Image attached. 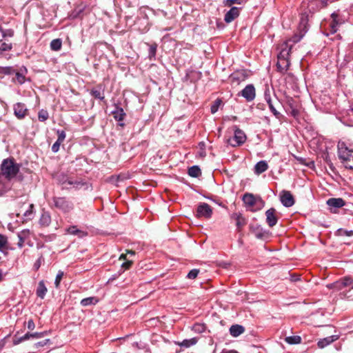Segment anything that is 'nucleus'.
Instances as JSON below:
<instances>
[{
    "label": "nucleus",
    "instance_id": "1",
    "mask_svg": "<svg viewBox=\"0 0 353 353\" xmlns=\"http://www.w3.org/2000/svg\"><path fill=\"white\" fill-rule=\"evenodd\" d=\"M21 165L16 163L14 158H7L2 161L0 165L1 175L10 181L19 172Z\"/></svg>",
    "mask_w": 353,
    "mask_h": 353
},
{
    "label": "nucleus",
    "instance_id": "2",
    "mask_svg": "<svg viewBox=\"0 0 353 353\" xmlns=\"http://www.w3.org/2000/svg\"><path fill=\"white\" fill-rule=\"evenodd\" d=\"M338 155L347 169L353 170V150H350L345 143H338Z\"/></svg>",
    "mask_w": 353,
    "mask_h": 353
},
{
    "label": "nucleus",
    "instance_id": "3",
    "mask_svg": "<svg viewBox=\"0 0 353 353\" xmlns=\"http://www.w3.org/2000/svg\"><path fill=\"white\" fill-rule=\"evenodd\" d=\"M292 50V46L288 49V43L285 44V48H281V51L278 54V61L276 67L281 73L287 72L290 65V56Z\"/></svg>",
    "mask_w": 353,
    "mask_h": 353
},
{
    "label": "nucleus",
    "instance_id": "4",
    "mask_svg": "<svg viewBox=\"0 0 353 353\" xmlns=\"http://www.w3.org/2000/svg\"><path fill=\"white\" fill-rule=\"evenodd\" d=\"M52 201L54 207L63 213H68L74 208L73 203L66 197L54 196Z\"/></svg>",
    "mask_w": 353,
    "mask_h": 353
},
{
    "label": "nucleus",
    "instance_id": "5",
    "mask_svg": "<svg viewBox=\"0 0 353 353\" xmlns=\"http://www.w3.org/2000/svg\"><path fill=\"white\" fill-rule=\"evenodd\" d=\"M234 128V137L228 139V143L232 147H237L245 143L246 135L243 130H240L236 126Z\"/></svg>",
    "mask_w": 353,
    "mask_h": 353
},
{
    "label": "nucleus",
    "instance_id": "6",
    "mask_svg": "<svg viewBox=\"0 0 353 353\" xmlns=\"http://www.w3.org/2000/svg\"><path fill=\"white\" fill-rule=\"evenodd\" d=\"M212 214V209L210 205L206 203L199 204L196 210V216L198 217H204L210 219Z\"/></svg>",
    "mask_w": 353,
    "mask_h": 353
},
{
    "label": "nucleus",
    "instance_id": "7",
    "mask_svg": "<svg viewBox=\"0 0 353 353\" xmlns=\"http://www.w3.org/2000/svg\"><path fill=\"white\" fill-rule=\"evenodd\" d=\"M243 201L245 205L250 208H253L259 203L263 204V201L259 196H255L251 193H245L243 196Z\"/></svg>",
    "mask_w": 353,
    "mask_h": 353
},
{
    "label": "nucleus",
    "instance_id": "8",
    "mask_svg": "<svg viewBox=\"0 0 353 353\" xmlns=\"http://www.w3.org/2000/svg\"><path fill=\"white\" fill-rule=\"evenodd\" d=\"M14 114L18 119H23L28 113V110L23 103H17L13 105Z\"/></svg>",
    "mask_w": 353,
    "mask_h": 353
},
{
    "label": "nucleus",
    "instance_id": "9",
    "mask_svg": "<svg viewBox=\"0 0 353 353\" xmlns=\"http://www.w3.org/2000/svg\"><path fill=\"white\" fill-rule=\"evenodd\" d=\"M280 200L281 203L287 208L291 207L294 204V199L290 191L283 190L281 192Z\"/></svg>",
    "mask_w": 353,
    "mask_h": 353
},
{
    "label": "nucleus",
    "instance_id": "10",
    "mask_svg": "<svg viewBox=\"0 0 353 353\" xmlns=\"http://www.w3.org/2000/svg\"><path fill=\"white\" fill-rule=\"evenodd\" d=\"M241 94L248 101H252L256 96L255 88L252 84H249L241 90Z\"/></svg>",
    "mask_w": 353,
    "mask_h": 353
},
{
    "label": "nucleus",
    "instance_id": "11",
    "mask_svg": "<svg viewBox=\"0 0 353 353\" xmlns=\"http://www.w3.org/2000/svg\"><path fill=\"white\" fill-rule=\"evenodd\" d=\"M250 230L254 236L259 239H263L268 236V234L262 227L258 224H250Z\"/></svg>",
    "mask_w": 353,
    "mask_h": 353
},
{
    "label": "nucleus",
    "instance_id": "12",
    "mask_svg": "<svg viewBox=\"0 0 353 353\" xmlns=\"http://www.w3.org/2000/svg\"><path fill=\"white\" fill-rule=\"evenodd\" d=\"M231 219L235 220L236 230L238 232H241L243 228L247 224V221L241 213L234 212L232 214Z\"/></svg>",
    "mask_w": 353,
    "mask_h": 353
},
{
    "label": "nucleus",
    "instance_id": "13",
    "mask_svg": "<svg viewBox=\"0 0 353 353\" xmlns=\"http://www.w3.org/2000/svg\"><path fill=\"white\" fill-rule=\"evenodd\" d=\"M266 222L268 225L272 228L278 221V217L276 215V210L274 208H270L265 212Z\"/></svg>",
    "mask_w": 353,
    "mask_h": 353
},
{
    "label": "nucleus",
    "instance_id": "14",
    "mask_svg": "<svg viewBox=\"0 0 353 353\" xmlns=\"http://www.w3.org/2000/svg\"><path fill=\"white\" fill-rule=\"evenodd\" d=\"M326 203L331 210L340 208L345 205V201L341 198H330Z\"/></svg>",
    "mask_w": 353,
    "mask_h": 353
},
{
    "label": "nucleus",
    "instance_id": "15",
    "mask_svg": "<svg viewBox=\"0 0 353 353\" xmlns=\"http://www.w3.org/2000/svg\"><path fill=\"white\" fill-rule=\"evenodd\" d=\"M239 16V10L236 7H232L228 11L224 17V20L226 23H230Z\"/></svg>",
    "mask_w": 353,
    "mask_h": 353
},
{
    "label": "nucleus",
    "instance_id": "16",
    "mask_svg": "<svg viewBox=\"0 0 353 353\" xmlns=\"http://www.w3.org/2000/svg\"><path fill=\"white\" fill-rule=\"evenodd\" d=\"M339 339L338 335H332L319 341L317 345L319 348H323L327 345L331 344L334 341H336Z\"/></svg>",
    "mask_w": 353,
    "mask_h": 353
},
{
    "label": "nucleus",
    "instance_id": "17",
    "mask_svg": "<svg viewBox=\"0 0 353 353\" xmlns=\"http://www.w3.org/2000/svg\"><path fill=\"white\" fill-rule=\"evenodd\" d=\"M246 76L245 74V72L243 71H238L236 72H234L230 76V80L232 83H236L239 84L241 81H243L245 79Z\"/></svg>",
    "mask_w": 353,
    "mask_h": 353
},
{
    "label": "nucleus",
    "instance_id": "18",
    "mask_svg": "<svg viewBox=\"0 0 353 353\" xmlns=\"http://www.w3.org/2000/svg\"><path fill=\"white\" fill-rule=\"evenodd\" d=\"M268 169V165L265 161H260L254 165V173L257 175L262 174Z\"/></svg>",
    "mask_w": 353,
    "mask_h": 353
},
{
    "label": "nucleus",
    "instance_id": "19",
    "mask_svg": "<svg viewBox=\"0 0 353 353\" xmlns=\"http://www.w3.org/2000/svg\"><path fill=\"white\" fill-rule=\"evenodd\" d=\"M336 284H339L338 290H342L343 288L348 285H353V279L350 276H345L344 278L336 281Z\"/></svg>",
    "mask_w": 353,
    "mask_h": 353
},
{
    "label": "nucleus",
    "instance_id": "20",
    "mask_svg": "<svg viewBox=\"0 0 353 353\" xmlns=\"http://www.w3.org/2000/svg\"><path fill=\"white\" fill-rule=\"evenodd\" d=\"M303 34H294L293 37L286 40L281 46V48H285V44L288 43V49H290V47L292 45V48L293 45L299 41L303 38Z\"/></svg>",
    "mask_w": 353,
    "mask_h": 353
},
{
    "label": "nucleus",
    "instance_id": "21",
    "mask_svg": "<svg viewBox=\"0 0 353 353\" xmlns=\"http://www.w3.org/2000/svg\"><path fill=\"white\" fill-rule=\"evenodd\" d=\"M245 331L244 327L240 325H233L230 328V333L234 337H237Z\"/></svg>",
    "mask_w": 353,
    "mask_h": 353
},
{
    "label": "nucleus",
    "instance_id": "22",
    "mask_svg": "<svg viewBox=\"0 0 353 353\" xmlns=\"http://www.w3.org/2000/svg\"><path fill=\"white\" fill-rule=\"evenodd\" d=\"M112 113L115 120L118 121H122L125 116V113L124 112L123 108L119 106H116L115 109L112 111Z\"/></svg>",
    "mask_w": 353,
    "mask_h": 353
},
{
    "label": "nucleus",
    "instance_id": "23",
    "mask_svg": "<svg viewBox=\"0 0 353 353\" xmlns=\"http://www.w3.org/2000/svg\"><path fill=\"white\" fill-rule=\"evenodd\" d=\"M48 290L46 287L45 283L43 281H40L38 283V286L37 288V295L41 299H43Z\"/></svg>",
    "mask_w": 353,
    "mask_h": 353
},
{
    "label": "nucleus",
    "instance_id": "24",
    "mask_svg": "<svg viewBox=\"0 0 353 353\" xmlns=\"http://www.w3.org/2000/svg\"><path fill=\"white\" fill-rule=\"evenodd\" d=\"M67 232L70 234L77 235V236H79V237H81V238L84 237V236H87V234H88V233L86 232H84V231L77 229V226H75V225L69 227L67 229Z\"/></svg>",
    "mask_w": 353,
    "mask_h": 353
},
{
    "label": "nucleus",
    "instance_id": "25",
    "mask_svg": "<svg viewBox=\"0 0 353 353\" xmlns=\"http://www.w3.org/2000/svg\"><path fill=\"white\" fill-rule=\"evenodd\" d=\"M51 222V217L49 213L43 212L40 218L39 223L41 225L48 226Z\"/></svg>",
    "mask_w": 353,
    "mask_h": 353
},
{
    "label": "nucleus",
    "instance_id": "26",
    "mask_svg": "<svg viewBox=\"0 0 353 353\" xmlns=\"http://www.w3.org/2000/svg\"><path fill=\"white\" fill-rule=\"evenodd\" d=\"M331 17L332 19V22L330 23V27L332 29V32L334 33L336 32V26L341 24V22H339L338 21L339 15L336 12L332 13Z\"/></svg>",
    "mask_w": 353,
    "mask_h": 353
},
{
    "label": "nucleus",
    "instance_id": "27",
    "mask_svg": "<svg viewBox=\"0 0 353 353\" xmlns=\"http://www.w3.org/2000/svg\"><path fill=\"white\" fill-rule=\"evenodd\" d=\"M188 174L192 177H198L201 174V169L197 165H193L188 169Z\"/></svg>",
    "mask_w": 353,
    "mask_h": 353
},
{
    "label": "nucleus",
    "instance_id": "28",
    "mask_svg": "<svg viewBox=\"0 0 353 353\" xmlns=\"http://www.w3.org/2000/svg\"><path fill=\"white\" fill-rule=\"evenodd\" d=\"M61 46L62 41L61 39H55L50 42V48L52 50L58 51L61 50Z\"/></svg>",
    "mask_w": 353,
    "mask_h": 353
},
{
    "label": "nucleus",
    "instance_id": "29",
    "mask_svg": "<svg viewBox=\"0 0 353 353\" xmlns=\"http://www.w3.org/2000/svg\"><path fill=\"white\" fill-rule=\"evenodd\" d=\"M98 302V300L95 297H88L83 299L81 301L82 306H88L90 305H95Z\"/></svg>",
    "mask_w": 353,
    "mask_h": 353
},
{
    "label": "nucleus",
    "instance_id": "30",
    "mask_svg": "<svg viewBox=\"0 0 353 353\" xmlns=\"http://www.w3.org/2000/svg\"><path fill=\"white\" fill-rule=\"evenodd\" d=\"M285 341L291 345L299 344L301 343V338L299 336H290L286 337Z\"/></svg>",
    "mask_w": 353,
    "mask_h": 353
},
{
    "label": "nucleus",
    "instance_id": "31",
    "mask_svg": "<svg viewBox=\"0 0 353 353\" xmlns=\"http://www.w3.org/2000/svg\"><path fill=\"white\" fill-rule=\"evenodd\" d=\"M33 210H34V205L30 204L29 205V208L24 212L23 217L25 218L24 221H28L29 220H31L33 215Z\"/></svg>",
    "mask_w": 353,
    "mask_h": 353
},
{
    "label": "nucleus",
    "instance_id": "32",
    "mask_svg": "<svg viewBox=\"0 0 353 353\" xmlns=\"http://www.w3.org/2000/svg\"><path fill=\"white\" fill-rule=\"evenodd\" d=\"M90 94L95 99H98L101 101L103 100L105 98L104 93L103 92H101L99 89L91 90Z\"/></svg>",
    "mask_w": 353,
    "mask_h": 353
},
{
    "label": "nucleus",
    "instance_id": "33",
    "mask_svg": "<svg viewBox=\"0 0 353 353\" xmlns=\"http://www.w3.org/2000/svg\"><path fill=\"white\" fill-rule=\"evenodd\" d=\"M12 46L10 43H6V41H3L2 40H0V53L5 52V51H9L12 49Z\"/></svg>",
    "mask_w": 353,
    "mask_h": 353
},
{
    "label": "nucleus",
    "instance_id": "34",
    "mask_svg": "<svg viewBox=\"0 0 353 353\" xmlns=\"http://www.w3.org/2000/svg\"><path fill=\"white\" fill-rule=\"evenodd\" d=\"M49 117V114L47 110H41L38 113V119L40 121H46Z\"/></svg>",
    "mask_w": 353,
    "mask_h": 353
},
{
    "label": "nucleus",
    "instance_id": "35",
    "mask_svg": "<svg viewBox=\"0 0 353 353\" xmlns=\"http://www.w3.org/2000/svg\"><path fill=\"white\" fill-rule=\"evenodd\" d=\"M196 342H197V340L195 338H192L191 339H185L182 341V343H181V345L185 347H189L191 345L196 344Z\"/></svg>",
    "mask_w": 353,
    "mask_h": 353
},
{
    "label": "nucleus",
    "instance_id": "36",
    "mask_svg": "<svg viewBox=\"0 0 353 353\" xmlns=\"http://www.w3.org/2000/svg\"><path fill=\"white\" fill-rule=\"evenodd\" d=\"M15 72L14 69L11 66L0 67V74H11Z\"/></svg>",
    "mask_w": 353,
    "mask_h": 353
},
{
    "label": "nucleus",
    "instance_id": "37",
    "mask_svg": "<svg viewBox=\"0 0 353 353\" xmlns=\"http://www.w3.org/2000/svg\"><path fill=\"white\" fill-rule=\"evenodd\" d=\"M119 259H124V260H126V261H125V262H124V263H123V264H122V265H121V267H122L123 268H124L125 270H128V269H129V268L131 267V265H132V261H130V260L127 259H126V256H125V254H122L120 256Z\"/></svg>",
    "mask_w": 353,
    "mask_h": 353
},
{
    "label": "nucleus",
    "instance_id": "38",
    "mask_svg": "<svg viewBox=\"0 0 353 353\" xmlns=\"http://www.w3.org/2000/svg\"><path fill=\"white\" fill-rule=\"evenodd\" d=\"M14 81H17L19 83L23 84L26 81V77L22 73L16 72Z\"/></svg>",
    "mask_w": 353,
    "mask_h": 353
},
{
    "label": "nucleus",
    "instance_id": "39",
    "mask_svg": "<svg viewBox=\"0 0 353 353\" xmlns=\"http://www.w3.org/2000/svg\"><path fill=\"white\" fill-rule=\"evenodd\" d=\"M337 234L339 236H353V230H346L340 228L337 230Z\"/></svg>",
    "mask_w": 353,
    "mask_h": 353
},
{
    "label": "nucleus",
    "instance_id": "40",
    "mask_svg": "<svg viewBox=\"0 0 353 353\" xmlns=\"http://www.w3.org/2000/svg\"><path fill=\"white\" fill-rule=\"evenodd\" d=\"M269 108L276 119H278L279 120L281 119V118L283 117V115L279 112H278L276 110L274 104H270V105L269 106Z\"/></svg>",
    "mask_w": 353,
    "mask_h": 353
},
{
    "label": "nucleus",
    "instance_id": "41",
    "mask_svg": "<svg viewBox=\"0 0 353 353\" xmlns=\"http://www.w3.org/2000/svg\"><path fill=\"white\" fill-rule=\"evenodd\" d=\"M157 46L156 44H152L150 46L148 57L150 59L155 57L157 52Z\"/></svg>",
    "mask_w": 353,
    "mask_h": 353
},
{
    "label": "nucleus",
    "instance_id": "42",
    "mask_svg": "<svg viewBox=\"0 0 353 353\" xmlns=\"http://www.w3.org/2000/svg\"><path fill=\"white\" fill-rule=\"evenodd\" d=\"M8 244V239L6 236L0 234V251H2Z\"/></svg>",
    "mask_w": 353,
    "mask_h": 353
},
{
    "label": "nucleus",
    "instance_id": "43",
    "mask_svg": "<svg viewBox=\"0 0 353 353\" xmlns=\"http://www.w3.org/2000/svg\"><path fill=\"white\" fill-rule=\"evenodd\" d=\"M199 273V270L198 269H192L189 272V273L187 275V277L190 279H194L196 278Z\"/></svg>",
    "mask_w": 353,
    "mask_h": 353
},
{
    "label": "nucleus",
    "instance_id": "44",
    "mask_svg": "<svg viewBox=\"0 0 353 353\" xmlns=\"http://www.w3.org/2000/svg\"><path fill=\"white\" fill-rule=\"evenodd\" d=\"M221 100H219V99H216V100L214 101V104H213V105H212L210 110H211V112H212V114H214L215 112H217V110H218V109H219V105H220V104H221Z\"/></svg>",
    "mask_w": 353,
    "mask_h": 353
},
{
    "label": "nucleus",
    "instance_id": "45",
    "mask_svg": "<svg viewBox=\"0 0 353 353\" xmlns=\"http://www.w3.org/2000/svg\"><path fill=\"white\" fill-rule=\"evenodd\" d=\"M243 0H225L224 5L225 6L230 7L234 3L241 4V3H243Z\"/></svg>",
    "mask_w": 353,
    "mask_h": 353
},
{
    "label": "nucleus",
    "instance_id": "46",
    "mask_svg": "<svg viewBox=\"0 0 353 353\" xmlns=\"http://www.w3.org/2000/svg\"><path fill=\"white\" fill-rule=\"evenodd\" d=\"M63 272L61 271H59V273L57 274L55 281H54V285L56 288H59L60 282L63 278Z\"/></svg>",
    "mask_w": 353,
    "mask_h": 353
},
{
    "label": "nucleus",
    "instance_id": "47",
    "mask_svg": "<svg viewBox=\"0 0 353 353\" xmlns=\"http://www.w3.org/2000/svg\"><path fill=\"white\" fill-rule=\"evenodd\" d=\"M58 134V142L63 143L65 139V132L63 130H57Z\"/></svg>",
    "mask_w": 353,
    "mask_h": 353
},
{
    "label": "nucleus",
    "instance_id": "48",
    "mask_svg": "<svg viewBox=\"0 0 353 353\" xmlns=\"http://www.w3.org/2000/svg\"><path fill=\"white\" fill-rule=\"evenodd\" d=\"M2 32V36L3 37H12L13 35H14V32L12 30H3L1 29V31Z\"/></svg>",
    "mask_w": 353,
    "mask_h": 353
},
{
    "label": "nucleus",
    "instance_id": "49",
    "mask_svg": "<svg viewBox=\"0 0 353 353\" xmlns=\"http://www.w3.org/2000/svg\"><path fill=\"white\" fill-rule=\"evenodd\" d=\"M23 342V340L21 336H18L17 334H15L13 338V344L14 345H19V343Z\"/></svg>",
    "mask_w": 353,
    "mask_h": 353
},
{
    "label": "nucleus",
    "instance_id": "50",
    "mask_svg": "<svg viewBox=\"0 0 353 353\" xmlns=\"http://www.w3.org/2000/svg\"><path fill=\"white\" fill-rule=\"evenodd\" d=\"M61 143H62L58 142V141L57 140L56 142L52 146V151L54 153L57 152L59 150V147Z\"/></svg>",
    "mask_w": 353,
    "mask_h": 353
},
{
    "label": "nucleus",
    "instance_id": "51",
    "mask_svg": "<svg viewBox=\"0 0 353 353\" xmlns=\"http://www.w3.org/2000/svg\"><path fill=\"white\" fill-rule=\"evenodd\" d=\"M19 242L17 243L18 247L20 248H23L25 241L24 236L21 234H18Z\"/></svg>",
    "mask_w": 353,
    "mask_h": 353
},
{
    "label": "nucleus",
    "instance_id": "52",
    "mask_svg": "<svg viewBox=\"0 0 353 353\" xmlns=\"http://www.w3.org/2000/svg\"><path fill=\"white\" fill-rule=\"evenodd\" d=\"M31 339H40L44 336L43 332L30 333Z\"/></svg>",
    "mask_w": 353,
    "mask_h": 353
},
{
    "label": "nucleus",
    "instance_id": "53",
    "mask_svg": "<svg viewBox=\"0 0 353 353\" xmlns=\"http://www.w3.org/2000/svg\"><path fill=\"white\" fill-rule=\"evenodd\" d=\"M35 327V324L33 321L32 319H30L28 321V328L30 330H34Z\"/></svg>",
    "mask_w": 353,
    "mask_h": 353
},
{
    "label": "nucleus",
    "instance_id": "54",
    "mask_svg": "<svg viewBox=\"0 0 353 353\" xmlns=\"http://www.w3.org/2000/svg\"><path fill=\"white\" fill-rule=\"evenodd\" d=\"M41 260H43L42 256H41L34 263V267L36 270H38L41 266Z\"/></svg>",
    "mask_w": 353,
    "mask_h": 353
},
{
    "label": "nucleus",
    "instance_id": "55",
    "mask_svg": "<svg viewBox=\"0 0 353 353\" xmlns=\"http://www.w3.org/2000/svg\"><path fill=\"white\" fill-rule=\"evenodd\" d=\"M63 184H68V185H79L80 183L79 182H77V181H71V180H66L64 182H63Z\"/></svg>",
    "mask_w": 353,
    "mask_h": 353
},
{
    "label": "nucleus",
    "instance_id": "56",
    "mask_svg": "<svg viewBox=\"0 0 353 353\" xmlns=\"http://www.w3.org/2000/svg\"><path fill=\"white\" fill-rule=\"evenodd\" d=\"M327 287L330 289L334 288L338 290L339 284H336V281L333 283L327 285Z\"/></svg>",
    "mask_w": 353,
    "mask_h": 353
},
{
    "label": "nucleus",
    "instance_id": "57",
    "mask_svg": "<svg viewBox=\"0 0 353 353\" xmlns=\"http://www.w3.org/2000/svg\"><path fill=\"white\" fill-rule=\"evenodd\" d=\"M21 337H22L23 341H25L30 339L31 335H30V333L28 332V333L25 334L23 336H22Z\"/></svg>",
    "mask_w": 353,
    "mask_h": 353
},
{
    "label": "nucleus",
    "instance_id": "58",
    "mask_svg": "<svg viewBox=\"0 0 353 353\" xmlns=\"http://www.w3.org/2000/svg\"><path fill=\"white\" fill-rule=\"evenodd\" d=\"M49 339H46V341H42V342H38L37 343L35 344V345L37 347H40V346H43L44 345H46L48 342H49Z\"/></svg>",
    "mask_w": 353,
    "mask_h": 353
},
{
    "label": "nucleus",
    "instance_id": "59",
    "mask_svg": "<svg viewBox=\"0 0 353 353\" xmlns=\"http://www.w3.org/2000/svg\"><path fill=\"white\" fill-rule=\"evenodd\" d=\"M6 275V273L3 272V270L0 268V283L3 281Z\"/></svg>",
    "mask_w": 353,
    "mask_h": 353
},
{
    "label": "nucleus",
    "instance_id": "60",
    "mask_svg": "<svg viewBox=\"0 0 353 353\" xmlns=\"http://www.w3.org/2000/svg\"><path fill=\"white\" fill-rule=\"evenodd\" d=\"M264 97H265V101H270V99H271V97H270L269 92L265 91Z\"/></svg>",
    "mask_w": 353,
    "mask_h": 353
},
{
    "label": "nucleus",
    "instance_id": "61",
    "mask_svg": "<svg viewBox=\"0 0 353 353\" xmlns=\"http://www.w3.org/2000/svg\"><path fill=\"white\" fill-rule=\"evenodd\" d=\"M19 234H21V235L23 236L24 239H25L26 236L29 234V230H23Z\"/></svg>",
    "mask_w": 353,
    "mask_h": 353
},
{
    "label": "nucleus",
    "instance_id": "62",
    "mask_svg": "<svg viewBox=\"0 0 353 353\" xmlns=\"http://www.w3.org/2000/svg\"><path fill=\"white\" fill-rule=\"evenodd\" d=\"M128 254L133 256L134 255L135 252L134 251H128Z\"/></svg>",
    "mask_w": 353,
    "mask_h": 353
},
{
    "label": "nucleus",
    "instance_id": "63",
    "mask_svg": "<svg viewBox=\"0 0 353 353\" xmlns=\"http://www.w3.org/2000/svg\"><path fill=\"white\" fill-rule=\"evenodd\" d=\"M266 102L268 103V106H270V104H273V103H272V100H271V99H270V101H266Z\"/></svg>",
    "mask_w": 353,
    "mask_h": 353
},
{
    "label": "nucleus",
    "instance_id": "64",
    "mask_svg": "<svg viewBox=\"0 0 353 353\" xmlns=\"http://www.w3.org/2000/svg\"><path fill=\"white\" fill-rule=\"evenodd\" d=\"M4 194V191H0V196Z\"/></svg>",
    "mask_w": 353,
    "mask_h": 353
}]
</instances>
